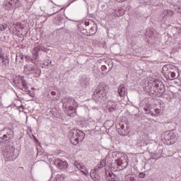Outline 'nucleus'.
Segmentation results:
<instances>
[{"mask_svg":"<svg viewBox=\"0 0 181 181\" xmlns=\"http://www.w3.org/2000/svg\"><path fill=\"white\" fill-rule=\"evenodd\" d=\"M108 90V86L105 85V83H100L93 93V99L97 101H105Z\"/></svg>","mask_w":181,"mask_h":181,"instance_id":"nucleus-1","label":"nucleus"},{"mask_svg":"<svg viewBox=\"0 0 181 181\" xmlns=\"http://www.w3.org/2000/svg\"><path fill=\"white\" fill-rule=\"evenodd\" d=\"M68 136L72 145H78L79 142H83L86 134L78 129H72L69 132Z\"/></svg>","mask_w":181,"mask_h":181,"instance_id":"nucleus-2","label":"nucleus"},{"mask_svg":"<svg viewBox=\"0 0 181 181\" xmlns=\"http://www.w3.org/2000/svg\"><path fill=\"white\" fill-rule=\"evenodd\" d=\"M24 73L26 76L33 74L35 78H38V77H40L42 71L37 69L35 65H25L24 66Z\"/></svg>","mask_w":181,"mask_h":181,"instance_id":"nucleus-3","label":"nucleus"},{"mask_svg":"<svg viewBox=\"0 0 181 181\" xmlns=\"http://www.w3.org/2000/svg\"><path fill=\"white\" fill-rule=\"evenodd\" d=\"M21 6L19 0H4L3 6L7 11H12L13 8H18Z\"/></svg>","mask_w":181,"mask_h":181,"instance_id":"nucleus-4","label":"nucleus"},{"mask_svg":"<svg viewBox=\"0 0 181 181\" xmlns=\"http://www.w3.org/2000/svg\"><path fill=\"white\" fill-rule=\"evenodd\" d=\"M158 87H159V83H158V82H148V84L145 86V90H146L149 94L156 95V93L158 91Z\"/></svg>","mask_w":181,"mask_h":181,"instance_id":"nucleus-5","label":"nucleus"},{"mask_svg":"<svg viewBox=\"0 0 181 181\" xmlns=\"http://www.w3.org/2000/svg\"><path fill=\"white\" fill-rule=\"evenodd\" d=\"M129 160H128V156L123 155L119 159L117 160V165L119 166V168L120 170H124V169H127V167L128 166Z\"/></svg>","mask_w":181,"mask_h":181,"instance_id":"nucleus-6","label":"nucleus"},{"mask_svg":"<svg viewBox=\"0 0 181 181\" xmlns=\"http://www.w3.org/2000/svg\"><path fill=\"white\" fill-rule=\"evenodd\" d=\"M12 138H13V132H11V129H8L6 132L5 130L0 132V139L2 141H8Z\"/></svg>","mask_w":181,"mask_h":181,"instance_id":"nucleus-7","label":"nucleus"},{"mask_svg":"<svg viewBox=\"0 0 181 181\" xmlns=\"http://www.w3.org/2000/svg\"><path fill=\"white\" fill-rule=\"evenodd\" d=\"M54 165H55L58 168V169H60L61 170L66 169L69 166V164H67V161H63L59 158L55 159V160L54 161Z\"/></svg>","mask_w":181,"mask_h":181,"instance_id":"nucleus-8","label":"nucleus"},{"mask_svg":"<svg viewBox=\"0 0 181 181\" xmlns=\"http://www.w3.org/2000/svg\"><path fill=\"white\" fill-rule=\"evenodd\" d=\"M117 132L122 136H125L129 134V130H128V126L125 127L124 124H119V127H117Z\"/></svg>","mask_w":181,"mask_h":181,"instance_id":"nucleus-9","label":"nucleus"},{"mask_svg":"<svg viewBox=\"0 0 181 181\" xmlns=\"http://www.w3.org/2000/svg\"><path fill=\"white\" fill-rule=\"evenodd\" d=\"M5 156H6V160H10V161L15 160V159L18 158V155L15 154L14 148H11V151H6Z\"/></svg>","mask_w":181,"mask_h":181,"instance_id":"nucleus-10","label":"nucleus"},{"mask_svg":"<svg viewBox=\"0 0 181 181\" xmlns=\"http://www.w3.org/2000/svg\"><path fill=\"white\" fill-rule=\"evenodd\" d=\"M73 101L74 100H73V98L70 97H65L63 99H62L63 108H66V110H67V107H70V105L73 104Z\"/></svg>","mask_w":181,"mask_h":181,"instance_id":"nucleus-11","label":"nucleus"},{"mask_svg":"<svg viewBox=\"0 0 181 181\" xmlns=\"http://www.w3.org/2000/svg\"><path fill=\"white\" fill-rule=\"evenodd\" d=\"M0 59H1L2 69H4V70H8V69H9V57L6 55Z\"/></svg>","mask_w":181,"mask_h":181,"instance_id":"nucleus-12","label":"nucleus"},{"mask_svg":"<svg viewBox=\"0 0 181 181\" xmlns=\"http://www.w3.org/2000/svg\"><path fill=\"white\" fill-rule=\"evenodd\" d=\"M173 69H175V66L170 65L164 66L163 67V71H164L166 78H168L170 76V74L173 71Z\"/></svg>","mask_w":181,"mask_h":181,"instance_id":"nucleus-13","label":"nucleus"},{"mask_svg":"<svg viewBox=\"0 0 181 181\" xmlns=\"http://www.w3.org/2000/svg\"><path fill=\"white\" fill-rule=\"evenodd\" d=\"M164 139L165 141H170L172 139H177V134L173 132H170L164 134Z\"/></svg>","mask_w":181,"mask_h":181,"instance_id":"nucleus-14","label":"nucleus"},{"mask_svg":"<svg viewBox=\"0 0 181 181\" xmlns=\"http://www.w3.org/2000/svg\"><path fill=\"white\" fill-rule=\"evenodd\" d=\"M118 93L119 97L124 98L125 97V94H127V89L125 88V86L122 84L118 88Z\"/></svg>","mask_w":181,"mask_h":181,"instance_id":"nucleus-15","label":"nucleus"},{"mask_svg":"<svg viewBox=\"0 0 181 181\" xmlns=\"http://www.w3.org/2000/svg\"><path fill=\"white\" fill-rule=\"evenodd\" d=\"M107 107L110 112H112V111H115V110L117 108V103L110 100L107 103Z\"/></svg>","mask_w":181,"mask_h":181,"instance_id":"nucleus-16","label":"nucleus"},{"mask_svg":"<svg viewBox=\"0 0 181 181\" xmlns=\"http://www.w3.org/2000/svg\"><path fill=\"white\" fill-rule=\"evenodd\" d=\"M106 180L110 181H115V175L114 173L111 171H106L105 172Z\"/></svg>","mask_w":181,"mask_h":181,"instance_id":"nucleus-17","label":"nucleus"},{"mask_svg":"<svg viewBox=\"0 0 181 181\" xmlns=\"http://www.w3.org/2000/svg\"><path fill=\"white\" fill-rule=\"evenodd\" d=\"M105 165H107V161L105 160V159L101 160L100 162V164H98L95 166V172H97L98 170V169H101V168H104V166H105Z\"/></svg>","mask_w":181,"mask_h":181,"instance_id":"nucleus-18","label":"nucleus"},{"mask_svg":"<svg viewBox=\"0 0 181 181\" xmlns=\"http://www.w3.org/2000/svg\"><path fill=\"white\" fill-rule=\"evenodd\" d=\"M39 53H40V49L37 48H34L33 51V59L34 60H39Z\"/></svg>","mask_w":181,"mask_h":181,"instance_id":"nucleus-19","label":"nucleus"},{"mask_svg":"<svg viewBox=\"0 0 181 181\" xmlns=\"http://www.w3.org/2000/svg\"><path fill=\"white\" fill-rule=\"evenodd\" d=\"M157 84H159V86H158V93L163 94L165 93V86L160 82H157Z\"/></svg>","mask_w":181,"mask_h":181,"instance_id":"nucleus-20","label":"nucleus"},{"mask_svg":"<svg viewBox=\"0 0 181 181\" xmlns=\"http://www.w3.org/2000/svg\"><path fill=\"white\" fill-rule=\"evenodd\" d=\"M67 114L69 117H71V114H74L76 112V108H74L73 106L70 105L67 107Z\"/></svg>","mask_w":181,"mask_h":181,"instance_id":"nucleus-21","label":"nucleus"},{"mask_svg":"<svg viewBox=\"0 0 181 181\" xmlns=\"http://www.w3.org/2000/svg\"><path fill=\"white\" fill-rule=\"evenodd\" d=\"M124 15H125V10L120 8L118 11H115V16H124Z\"/></svg>","mask_w":181,"mask_h":181,"instance_id":"nucleus-22","label":"nucleus"},{"mask_svg":"<svg viewBox=\"0 0 181 181\" xmlns=\"http://www.w3.org/2000/svg\"><path fill=\"white\" fill-rule=\"evenodd\" d=\"M174 14H175V12L172 10H165L163 11V15L165 16H173Z\"/></svg>","mask_w":181,"mask_h":181,"instance_id":"nucleus-23","label":"nucleus"},{"mask_svg":"<svg viewBox=\"0 0 181 181\" xmlns=\"http://www.w3.org/2000/svg\"><path fill=\"white\" fill-rule=\"evenodd\" d=\"M176 78V73L175 72V71L173 70L170 74V76L168 78V80H175V78Z\"/></svg>","mask_w":181,"mask_h":181,"instance_id":"nucleus-24","label":"nucleus"},{"mask_svg":"<svg viewBox=\"0 0 181 181\" xmlns=\"http://www.w3.org/2000/svg\"><path fill=\"white\" fill-rule=\"evenodd\" d=\"M154 112H152V115L154 117H158L159 115L160 110L158 108L153 110Z\"/></svg>","mask_w":181,"mask_h":181,"instance_id":"nucleus-25","label":"nucleus"},{"mask_svg":"<svg viewBox=\"0 0 181 181\" xmlns=\"http://www.w3.org/2000/svg\"><path fill=\"white\" fill-rule=\"evenodd\" d=\"M21 84L25 90H28V82H26V80L22 81Z\"/></svg>","mask_w":181,"mask_h":181,"instance_id":"nucleus-26","label":"nucleus"},{"mask_svg":"<svg viewBox=\"0 0 181 181\" xmlns=\"http://www.w3.org/2000/svg\"><path fill=\"white\" fill-rule=\"evenodd\" d=\"M6 28H8V25L5 23L0 25V30L1 32H4V30H5V29H6Z\"/></svg>","mask_w":181,"mask_h":181,"instance_id":"nucleus-27","label":"nucleus"},{"mask_svg":"<svg viewBox=\"0 0 181 181\" xmlns=\"http://www.w3.org/2000/svg\"><path fill=\"white\" fill-rule=\"evenodd\" d=\"M92 179L93 181H100V175H92Z\"/></svg>","mask_w":181,"mask_h":181,"instance_id":"nucleus-28","label":"nucleus"},{"mask_svg":"<svg viewBox=\"0 0 181 181\" xmlns=\"http://www.w3.org/2000/svg\"><path fill=\"white\" fill-rule=\"evenodd\" d=\"M175 11L177 12V13H181V6H175Z\"/></svg>","mask_w":181,"mask_h":181,"instance_id":"nucleus-29","label":"nucleus"},{"mask_svg":"<svg viewBox=\"0 0 181 181\" xmlns=\"http://www.w3.org/2000/svg\"><path fill=\"white\" fill-rule=\"evenodd\" d=\"M49 64H52V61H50L49 59H47V60L45 61V62L42 64V66H49Z\"/></svg>","mask_w":181,"mask_h":181,"instance_id":"nucleus-30","label":"nucleus"},{"mask_svg":"<svg viewBox=\"0 0 181 181\" xmlns=\"http://www.w3.org/2000/svg\"><path fill=\"white\" fill-rule=\"evenodd\" d=\"M25 62H30L31 63H35L33 59H30L29 56H25Z\"/></svg>","mask_w":181,"mask_h":181,"instance_id":"nucleus-31","label":"nucleus"},{"mask_svg":"<svg viewBox=\"0 0 181 181\" xmlns=\"http://www.w3.org/2000/svg\"><path fill=\"white\" fill-rule=\"evenodd\" d=\"M57 179H60L61 180H64V179H65L64 175H58L57 176Z\"/></svg>","mask_w":181,"mask_h":181,"instance_id":"nucleus-32","label":"nucleus"},{"mask_svg":"<svg viewBox=\"0 0 181 181\" xmlns=\"http://www.w3.org/2000/svg\"><path fill=\"white\" fill-rule=\"evenodd\" d=\"M129 178V181H136V177L134 175H130Z\"/></svg>","mask_w":181,"mask_h":181,"instance_id":"nucleus-33","label":"nucleus"},{"mask_svg":"<svg viewBox=\"0 0 181 181\" xmlns=\"http://www.w3.org/2000/svg\"><path fill=\"white\" fill-rule=\"evenodd\" d=\"M18 58L21 59V60H23V54H20L18 56H16V61L18 60Z\"/></svg>","mask_w":181,"mask_h":181,"instance_id":"nucleus-34","label":"nucleus"},{"mask_svg":"<svg viewBox=\"0 0 181 181\" xmlns=\"http://www.w3.org/2000/svg\"><path fill=\"white\" fill-rule=\"evenodd\" d=\"M74 165L78 169V168H81V165L80 164H78V163L77 161H75L74 163Z\"/></svg>","mask_w":181,"mask_h":181,"instance_id":"nucleus-35","label":"nucleus"},{"mask_svg":"<svg viewBox=\"0 0 181 181\" xmlns=\"http://www.w3.org/2000/svg\"><path fill=\"white\" fill-rule=\"evenodd\" d=\"M5 57L4 55L3 49L2 48H0V59H2V57Z\"/></svg>","mask_w":181,"mask_h":181,"instance_id":"nucleus-36","label":"nucleus"},{"mask_svg":"<svg viewBox=\"0 0 181 181\" xmlns=\"http://www.w3.org/2000/svg\"><path fill=\"white\" fill-rule=\"evenodd\" d=\"M160 158V154L158 155L154 153L153 159H159Z\"/></svg>","mask_w":181,"mask_h":181,"instance_id":"nucleus-37","label":"nucleus"},{"mask_svg":"<svg viewBox=\"0 0 181 181\" xmlns=\"http://www.w3.org/2000/svg\"><path fill=\"white\" fill-rule=\"evenodd\" d=\"M18 78H20L21 81H25V76H18Z\"/></svg>","mask_w":181,"mask_h":181,"instance_id":"nucleus-38","label":"nucleus"},{"mask_svg":"<svg viewBox=\"0 0 181 181\" xmlns=\"http://www.w3.org/2000/svg\"><path fill=\"white\" fill-rule=\"evenodd\" d=\"M40 51L42 50V52H45L46 53H47V48H41V49H39Z\"/></svg>","mask_w":181,"mask_h":181,"instance_id":"nucleus-39","label":"nucleus"},{"mask_svg":"<svg viewBox=\"0 0 181 181\" xmlns=\"http://www.w3.org/2000/svg\"><path fill=\"white\" fill-rule=\"evenodd\" d=\"M139 176H140V177L144 178V177H145V174H144V173H141L139 174Z\"/></svg>","mask_w":181,"mask_h":181,"instance_id":"nucleus-40","label":"nucleus"},{"mask_svg":"<svg viewBox=\"0 0 181 181\" xmlns=\"http://www.w3.org/2000/svg\"><path fill=\"white\" fill-rule=\"evenodd\" d=\"M86 26H90V21H85Z\"/></svg>","mask_w":181,"mask_h":181,"instance_id":"nucleus-41","label":"nucleus"},{"mask_svg":"<svg viewBox=\"0 0 181 181\" xmlns=\"http://www.w3.org/2000/svg\"><path fill=\"white\" fill-rule=\"evenodd\" d=\"M51 95H56V92L52 91V92H51Z\"/></svg>","mask_w":181,"mask_h":181,"instance_id":"nucleus-42","label":"nucleus"},{"mask_svg":"<svg viewBox=\"0 0 181 181\" xmlns=\"http://www.w3.org/2000/svg\"><path fill=\"white\" fill-rule=\"evenodd\" d=\"M117 2H124L125 0H115Z\"/></svg>","mask_w":181,"mask_h":181,"instance_id":"nucleus-43","label":"nucleus"},{"mask_svg":"<svg viewBox=\"0 0 181 181\" xmlns=\"http://www.w3.org/2000/svg\"><path fill=\"white\" fill-rule=\"evenodd\" d=\"M23 110V105H21L20 107H19V110Z\"/></svg>","mask_w":181,"mask_h":181,"instance_id":"nucleus-44","label":"nucleus"},{"mask_svg":"<svg viewBox=\"0 0 181 181\" xmlns=\"http://www.w3.org/2000/svg\"><path fill=\"white\" fill-rule=\"evenodd\" d=\"M34 140L35 141V142H38L37 139H36V137L34 136Z\"/></svg>","mask_w":181,"mask_h":181,"instance_id":"nucleus-45","label":"nucleus"},{"mask_svg":"<svg viewBox=\"0 0 181 181\" xmlns=\"http://www.w3.org/2000/svg\"><path fill=\"white\" fill-rule=\"evenodd\" d=\"M90 176H91V172L89 173Z\"/></svg>","mask_w":181,"mask_h":181,"instance_id":"nucleus-46","label":"nucleus"},{"mask_svg":"<svg viewBox=\"0 0 181 181\" xmlns=\"http://www.w3.org/2000/svg\"><path fill=\"white\" fill-rule=\"evenodd\" d=\"M103 68H105V66H103Z\"/></svg>","mask_w":181,"mask_h":181,"instance_id":"nucleus-47","label":"nucleus"}]
</instances>
